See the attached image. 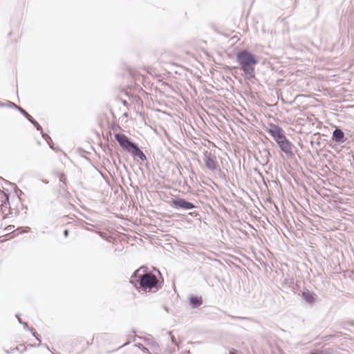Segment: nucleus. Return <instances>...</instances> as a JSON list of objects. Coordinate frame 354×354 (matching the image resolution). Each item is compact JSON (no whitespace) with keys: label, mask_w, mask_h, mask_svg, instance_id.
<instances>
[{"label":"nucleus","mask_w":354,"mask_h":354,"mask_svg":"<svg viewBox=\"0 0 354 354\" xmlns=\"http://www.w3.org/2000/svg\"><path fill=\"white\" fill-rule=\"evenodd\" d=\"M142 268H140L136 270L131 279V283L134 284V286L137 289H140L139 291L147 290L150 292H156L161 288L162 282L159 281L156 276L150 271L145 270H142V273L140 271Z\"/></svg>","instance_id":"obj_1"},{"label":"nucleus","mask_w":354,"mask_h":354,"mask_svg":"<svg viewBox=\"0 0 354 354\" xmlns=\"http://www.w3.org/2000/svg\"><path fill=\"white\" fill-rule=\"evenodd\" d=\"M236 57L239 68L243 71L242 75L251 82L257 80L255 66L259 61L258 57L251 51L244 49L237 52Z\"/></svg>","instance_id":"obj_2"},{"label":"nucleus","mask_w":354,"mask_h":354,"mask_svg":"<svg viewBox=\"0 0 354 354\" xmlns=\"http://www.w3.org/2000/svg\"><path fill=\"white\" fill-rule=\"evenodd\" d=\"M115 140L118 142L120 147L125 151L131 154L134 160L147 161V156L140 149L138 145L133 142L127 136L115 133L114 134Z\"/></svg>","instance_id":"obj_3"},{"label":"nucleus","mask_w":354,"mask_h":354,"mask_svg":"<svg viewBox=\"0 0 354 354\" xmlns=\"http://www.w3.org/2000/svg\"><path fill=\"white\" fill-rule=\"evenodd\" d=\"M115 140L118 142L120 147L125 151L131 154L134 160L147 161V156L140 149L138 145L133 142L127 136L115 133L114 134Z\"/></svg>","instance_id":"obj_4"},{"label":"nucleus","mask_w":354,"mask_h":354,"mask_svg":"<svg viewBox=\"0 0 354 354\" xmlns=\"http://www.w3.org/2000/svg\"><path fill=\"white\" fill-rule=\"evenodd\" d=\"M16 185L10 183L1 177V214L2 218H6L11 214V208L9 202L10 193L15 192Z\"/></svg>","instance_id":"obj_5"},{"label":"nucleus","mask_w":354,"mask_h":354,"mask_svg":"<svg viewBox=\"0 0 354 354\" xmlns=\"http://www.w3.org/2000/svg\"><path fill=\"white\" fill-rule=\"evenodd\" d=\"M169 203L173 208L177 210L187 211L196 208V205L193 203L179 196H174L171 198Z\"/></svg>","instance_id":"obj_6"},{"label":"nucleus","mask_w":354,"mask_h":354,"mask_svg":"<svg viewBox=\"0 0 354 354\" xmlns=\"http://www.w3.org/2000/svg\"><path fill=\"white\" fill-rule=\"evenodd\" d=\"M266 131L272 137L277 144L286 138L284 130L277 124H270Z\"/></svg>","instance_id":"obj_7"},{"label":"nucleus","mask_w":354,"mask_h":354,"mask_svg":"<svg viewBox=\"0 0 354 354\" xmlns=\"http://www.w3.org/2000/svg\"><path fill=\"white\" fill-rule=\"evenodd\" d=\"M203 161L208 170L215 171L217 169L218 164L216 156L211 151L207 150L203 151Z\"/></svg>","instance_id":"obj_8"},{"label":"nucleus","mask_w":354,"mask_h":354,"mask_svg":"<svg viewBox=\"0 0 354 354\" xmlns=\"http://www.w3.org/2000/svg\"><path fill=\"white\" fill-rule=\"evenodd\" d=\"M281 151L283 153L287 158H292L295 156L294 149L295 146L287 138L282 142L277 144Z\"/></svg>","instance_id":"obj_9"},{"label":"nucleus","mask_w":354,"mask_h":354,"mask_svg":"<svg viewBox=\"0 0 354 354\" xmlns=\"http://www.w3.org/2000/svg\"><path fill=\"white\" fill-rule=\"evenodd\" d=\"M332 139L337 144L344 143L347 138L345 136L344 133L339 127H335L333 132Z\"/></svg>","instance_id":"obj_10"},{"label":"nucleus","mask_w":354,"mask_h":354,"mask_svg":"<svg viewBox=\"0 0 354 354\" xmlns=\"http://www.w3.org/2000/svg\"><path fill=\"white\" fill-rule=\"evenodd\" d=\"M301 297L306 303L312 305L315 302L317 295L308 289H305L301 292Z\"/></svg>","instance_id":"obj_11"},{"label":"nucleus","mask_w":354,"mask_h":354,"mask_svg":"<svg viewBox=\"0 0 354 354\" xmlns=\"http://www.w3.org/2000/svg\"><path fill=\"white\" fill-rule=\"evenodd\" d=\"M189 304L193 309L200 307L203 304L201 296L189 295L188 297Z\"/></svg>","instance_id":"obj_12"},{"label":"nucleus","mask_w":354,"mask_h":354,"mask_svg":"<svg viewBox=\"0 0 354 354\" xmlns=\"http://www.w3.org/2000/svg\"><path fill=\"white\" fill-rule=\"evenodd\" d=\"M19 111L34 125L37 131H41V126L24 109H19Z\"/></svg>","instance_id":"obj_13"},{"label":"nucleus","mask_w":354,"mask_h":354,"mask_svg":"<svg viewBox=\"0 0 354 354\" xmlns=\"http://www.w3.org/2000/svg\"><path fill=\"white\" fill-rule=\"evenodd\" d=\"M260 153H262V157L265 163L266 164L269 161V158L271 156L270 151L267 148H263L262 151L260 150Z\"/></svg>","instance_id":"obj_14"},{"label":"nucleus","mask_w":354,"mask_h":354,"mask_svg":"<svg viewBox=\"0 0 354 354\" xmlns=\"http://www.w3.org/2000/svg\"><path fill=\"white\" fill-rule=\"evenodd\" d=\"M3 106H8V107H11V108H15L18 111H19V109H22L21 106H17L14 102L9 101V100H6L5 102H1V107H3Z\"/></svg>","instance_id":"obj_15"},{"label":"nucleus","mask_w":354,"mask_h":354,"mask_svg":"<svg viewBox=\"0 0 354 354\" xmlns=\"http://www.w3.org/2000/svg\"><path fill=\"white\" fill-rule=\"evenodd\" d=\"M131 73V75L133 76V77L134 78V80L135 82H142L144 80V77L140 74H138V75H136L135 73H133L132 72H130ZM137 83L135 82V85H136Z\"/></svg>","instance_id":"obj_16"},{"label":"nucleus","mask_w":354,"mask_h":354,"mask_svg":"<svg viewBox=\"0 0 354 354\" xmlns=\"http://www.w3.org/2000/svg\"><path fill=\"white\" fill-rule=\"evenodd\" d=\"M16 317H17V320H18L19 323L23 326V327H24V328L25 330H28V329H30V327L28 326V324H27L26 322H24V321L21 319V318L19 317V315H17H17H16Z\"/></svg>","instance_id":"obj_17"},{"label":"nucleus","mask_w":354,"mask_h":354,"mask_svg":"<svg viewBox=\"0 0 354 354\" xmlns=\"http://www.w3.org/2000/svg\"><path fill=\"white\" fill-rule=\"evenodd\" d=\"M59 181H60L62 183L67 184V183H66V176L64 173H61V174L59 175Z\"/></svg>","instance_id":"obj_18"},{"label":"nucleus","mask_w":354,"mask_h":354,"mask_svg":"<svg viewBox=\"0 0 354 354\" xmlns=\"http://www.w3.org/2000/svg\"><path fill=\"white\" fill-rule=\"evenodd\" d=\"M59 188H60L61 192H64L65 194H68V192L67 190V184L62 183L59 185Z\"/></svg>","instance_id":"obj_19"},{"label":"nucleus","mask_w":354,"mask_h":354,"mask_svg":"<svg viewBox=\"0 0 354 354\" xmlns=\"http://www.w3.org/2000/svg\"><path fill=\"white\" fill-rule=\"evenodd\" d=\"M41 131V136H42L43 138L46 142H48V140H50L52 142V139L50 138V137L47 133H44L42 129H41V131Z\"/></svg>","instance_id":"obj_20"},{"label":"nucleus","mask_w":354,"mask_h":354,"mask_svg":"<svg viewBox=\"0 0 354 354\" xmlns=\"http://www.w3.org/2000/svg\"><path fill=\"white\" fill-rule=\"evenodd\" d=\"M137 347H138L140 349H141L144 353H149V349L144 346L142 344L139 343L138 344H136Z\"/></svg>","instance_id":"obj_21"},{"label":"nucleus","mask_w":354,"mask_h":354,"mask_svg":"<svg viewBox=\"0 0 354 354\" xmlns=\"http://www.w3.org/2000/svg\"><path fill=\"white\" fill-rule=\"evenodd\" d=\"M15 227L12 226V225H9L7 227H6L4 230H3V232H5L6 233L3 234V235H1V237L2 236H7L8 234H9V231L12 230Z\"/></svg>","instance_id":"obj_22"},{"label":"nucleus","mask_w":354,"mask_h":354,"mask_svg":"<svg viewBox=\"0 0 354 354\" xmlns=\"http://www.w3.org/2000/svg\"><path fill=\"white\" fill-rule=\"evenodd\" d=\"M28 330L30 331L33 337H37L38 336V333L32 328H30Z\"/></svg>","instance_id":"obj_23"},{"label":"nucleus","mask_w":354,"mask_h":354,"mask_svg":"<svg viewBox=\"0 0 354 354\" xmlns=\"http://www.w3.org/2000/svg\"><path fill=\"white\" fill-rule=\"evenodd\" d=\"M83 224V227L86 230H89V231H91V230L89 228V227H87L86 225H88V223L84 221V223H82Z\"/></svg>","instance_id":"obj_24"},{"label":"nucleus","mask_w":354,"mask_h":354,"mask_svg":"<svg viewBox=\"0 0 354 354\" xmlns=\"http://www.w3.org/2000/svg\"><path fill=\"white\" fill-rule=\"evenodd\" d=\"M47 143L48 144L49 147L51 148V149H54L53 147V141L51 142L50 140H48V142H47Z\"/></svg>","instance_id":"obj_25"},{"label":"nucleus","mask_w":354,"mask_h":354,"mask_svg":"<svg viewBox=\"0 0 354 354\" xmlns=\"http://www.w3.org/2000/svg\"><path fill=\"white\" fill-rule=\"evenodd\" d=\"M68 232H69L68 230H67V229L64 230V236L65 237H67L68 236Z\"/></svg>","instance_id":"obj_26"},{"label":"nucleus","mask_w":354,"mask_h":354,"mask_svg":"<svg viewBox=\"0 0 354 354\" xmlns=\"http://www.w3.org/2000/svg\"><path fill=\"white\" fill-rule=\"evenodd\" d=\"M121 102H122V104H123L124 106H127V105H128V102H127L126 100H121Z\"/></svg>","instance_id":"obj_27"},{"label":"nucleus","mask_w":354,"mask_h":354,"mask_svg":"<svg viewBox=\"0 0 354 354\" xmlns=\"http://www.w3.org/2000/svg\"><path fill=\"white\" fill-rule=\"evenodd\" d=\"M36 339L39 342H41V337H39V335H38V336H37V337H35Z\"/></svg>","instance_id":"obj_28"},{"label":"nucleus","mask_w":354,"mask_h":354,"mask_svg":"<svg viewBox=\"0 0 354 354\" xmlns=\"http://www.w3.org/2000/svg\"><path fill=\"white\" fill-rule=\"evenodd\" d=\"M93 339H94V337H93L92 341H93ZM92 343H93V342H89L88 341H86V345L87 346H89V345L92 344Z\"/></svg>","instance_id":"obj_29"},{"label":"nucleus","mask_w":354,"mask_h":354,"mask_svg":"<svg viewBox=\"0 0 354 354\" xmlns=\"http://www.w3.org/2000/svg\"><path fill=\"white\" fill-rule=\"evenodd\" d=\"M163 308L167 313L169 312V308L167 306H164Z\"/></svg>","instance_id":"obj_30"},{"label":"nucleus","mask_w":354,"mask_h":354,"mask_svg":"<svg viewBox=\"0 0 354 354\" xmlns=\"http://www.w3.org/2000/svg\"><path fill=\"white\" fill-rule=\"evenodd\" d=\"M236 318L239 319H245V317H237Z\"/></svg>","instance_id":"obj_31"},{"label":"nucleus","mask_w":354,"mask_h":354,"mask_svg":"<svg viewBox=\"0 0 354 354\" xmlns=\"http://www.w3.org/2000/svg\"><path fill=\"white\" fill-rule=\"evenodd\" d=\"M129 344V342H127L124 343L121 347L124 346Z\"/></svg>","instance_id":"obj_32"},{"label":"nucleus","mask_w":354,"mask_h":354,"mask_svg":"<svg viewBox=\"0 0 354 354\" xmlns=\"http://www.w3.org/2000/svg\"><path fill=\"white\" fill-rule=\"evenodd\" d=\"M230 354H237V353H235V352H232V351H230Z\"/></svg>","instance_id":"obj_33"},{"label":"nucleus","mask_w":354,"mask_h":354,"mask_svg":"<svg viewBox=\"0 0 354 354\" xmlns=\"http://www.w3.org/2000/svg\"><path fill=\"white\" fill-rule=\"evenodd\" d=\"M125 95H127V96H129V94H128V93H127V92H125Z\"/></svg>","instance_id":"obj_34"},{"label":"nucleus","mask_w":354,"mask_h":354,"mask_svg":"<svg viewBox=\"0 0 354 354\" xmlns=\"http://www.w3.org/2000/svg\"><path fill=\"white\" fill-rule=\"evenodd\" d=\"M296 1H297V0H295V3H296Z\"/></svg>","instance_id":"obj_35"}]
</instances>
